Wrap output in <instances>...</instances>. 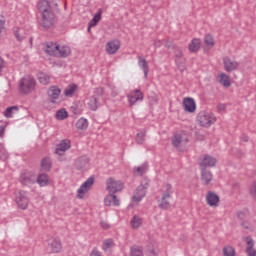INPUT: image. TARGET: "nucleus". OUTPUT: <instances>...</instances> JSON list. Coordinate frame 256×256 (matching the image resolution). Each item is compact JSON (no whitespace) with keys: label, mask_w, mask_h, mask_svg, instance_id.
<instances>
[{"label":"nucleus","mask_w":256,"mask_h":256,"mask_svg":"<svg viewBox=\"0 0 256 256\" xmlns=\"http://www.w3.org/2000/svg\"><path fill=\"white\" fill-rule=\"evenodd\" d=\"M187 143H189V137H187V134H185L184 132L174 134L172 138L173 147L181 151V149H183V147H185Z\"/></svg>","instance_id":"nucleus-6"},{"label":"nucleus","mask_w":256,"mask_h":256,"mask_svg":"<svg viewBox=\"0 0 256 256\" xmlns=\"http://www.w3.org/2000/svg\"><path fill=\"white\" fill-rule=\"evenodd\" d=\"M148 167L149 166L147 164H142L141 166L134 167L133 173H134V175H143V174L147 173Z\"/></svg>","instance_id":"nucleus-35"},{"label":"nucleus","mask_w":256,"mask_h":256,"mask_svg":"<svg viewBox=\"0 0 256 256\" xmlns=\"http://www.w3.org/2000/svg\"><path fill=\"white\" fill-rule=\"evenodd\" d=\"M75 91H77V85L71 84L64 90V95L65 97H71L72 95H74Z\"/></svg>","instance_id":"nucleus-36"},{"label":"nucleus","mask_w":256,"mask_h":256,"mask_svg":"<svg viewBox=\"0 0 256 256\" xmlns=\"http://www.w3.org/2000/svg\"><path fill=\"white\" fill-rule=\"evenodd\" d=\"M13 33L17 41H23L25 39V29L19 28V27H14L13 28Z\"/></svg>","instance_id":"nucleus-27"},{"label":"nucleus","mask_w":256,"mask_h":256,"mask_svg":"<svg viewBox=\"0 0 256 256\" xmlns=\"http://www.w3.org/2000/svg\"><path fill=\"white\" fill-rule=\"evenodd\" d=\"M95 183V177L91 176L89 177L78 189L77 191V197L78 199H83L85 197V193H89V190L91 187H93Z\"/></svg>","instance_id":"nucleus-8"},{"label":"nucleus","mask_w":256,"mask_h":256,"mask_svg":"<svg viewBox=\"0 0 256 256\" xmlns=\"http://www.w3.org/2000/svg\"><path fill=\"white\" fill-rule=\"evenodd\" d=\"M137 59H138V65L143 70L145 79H147V76L149 75V63L145 58L141 56H137Z\"/></svg>","instance_id":"nucleus-23"},{"label":"nucleus","mask_w":256,"mask_h":256,"mask_svg":"<svg viewBox=\"0 0 256 256\" xmlns=\"http://www.w3.org/2000/svg\"><path fill=\"white\" fill-rule=\"evenodd\" d=\"M13 111H19V108L17 106L8 107L4 113L5 117H12Z\"/></svg>","instance_id":"nucleus-41"},{"label":"nucleus","mask_w":256,"mask_h":256,"mask_svg":"<svg viewBox=\"0 0 256 256\" xmlns=\"http://www.w3.org/2000/svg\"><path fill=\"white\" fill-rule=\"evenodd\" d=\"M206 202L210 207H219V195L213 191L206 194Z\"/></svg>","instance_id":"nucleus-16"},{"label":"nucleus","mask_w":256,"mask_h":256,"mask_svg":"<svg viewBox=\"0 0 256 256\" xmlns=\"http://www.w3.org/2000/svg\"><path fill=\"white\" fill-rule=\"evenodd\" d=\"M141 185H143L144 187H147V189H149V181L148 180H143Z\"/></svg>","instance_id":"nucleus-54"},{"label":"nucleus","mask_w":256,"mask_h":256,"mask_svg":"<svg viewBox=\"0 0 256 256\" xmlns=\"http://www.w3.org/2000/svg\"><path fill=\"white\" fill-rule=\"evenodd\" d=\"M37 83L35 82V78L32 76H24L19 83V90L24 94L28 95V93H31L35 90V85Z\"/></svg>","instance_id":"nucleus-5"},{"label":"nucleus","mask_w":256,"mask_h":256,"mask_svg":"<svg viewBox=\"0 0 256 256\" xmlns=\"http://www.w3.org/2000/svg\"><path fill=\"white\" fill-rule=\"evenodd\" d=\"M57 53L60 57H69L71 55V49L68 46H58Z\"/></svg>","instance_id":"nucleus-28"},{"label":"nucleus","mask_w":256,"mask_h":256,"mask_svg":"<svg viewBox=\"0 0 256 256\" xmlns=\"http://www.w3.org/2000/svg\"><path fill=\"white\" fill-rule=\"evenodd\" d=\"M246 253L248 256H255L256 251L253 248H246Z\"/></svg>","instance_id":"nucleus-47"},{"label":"nucleus","mask_w":256,"mask_h":256,"mask_svg":"<svg viewBox=\"0 0 256 256\" xmlns=\"http://www.w3.org/2000/svg\"><path fill=\"white\" fill-rule=\"evenodd\" d=\"M77 129H80L81 131H85L87 127H89V122L85 118H80L76 123Z\"/></svg>","instance_id":"nucleus-33"},{"label":"nucleus","mask_w":256,"mask_h":256,"mask_svg":"<svg viewBox=\"0 0 256 256\" xmlns=\"http://www.w3.org/2000/svg\"><path fill=\"white\" fill-rule=\"evenodd\" d=\"M3 67H5V61L3 60V58H0V73L1 71H3Z\"/></svg>","instance_id":"nucleus-52"},{"label":"nucleus","mask_w":256,"mask_h":256,"mask_svg":"<svg viewBox=\"0 0 256 256\" xmlns=\"http://www.w3.org/2000/svg\"><path fill=\"white\" fill-rule=\"evenodd\" d=\"M88 109L90 111H97L98 108L101 107V102H99V100L97 99V97L95 96H90L87 99V103H86Z\"/></svg>","instance_id":"nucleus-20"},{"label":"nucleus","mask_w":256,"mask_h":256,"mask_svg":"<svg viewBox=\"0 0 256 256\" xmlns=\"http://www.w3.org/2000/svg\"><path fill=\"white\" fill-rule=\"evenodd\" d=\"M145 195H147V186L140 185L134 192L132 201H134V203H139V201H141Z\"/></svg>","instance_id":"nucleus-13"},{"label":"nucleus","mask_w":256,"mask_h":256,"mask_svg":"<svg viewBox=\"0 0 256 256\" xmlns=\"http://www.w3.org/2000/svg\"><path fill=\"white\" fill-rule=\"evenodd\" d=\"M244 239H245V241H247V245H248V247H246V248H253V247H255V241L252 240L251 237H246Z\"/></svg>","instance_id":"nucleus-44"},{"label":"nucleus","mask_w":256,"mask_h":256,"mask_svg":"<svg viewBox=\"0 0 256 256\" xmlns=\"http://www.w3.org/2000/svg\"><path fill=\"white\" fill-rule=\"evenodd\" d=\"M242 227H244V229L251 230V224H249V222H242Z\"/></svg>","instance_id":"nucleus-50"},{"label":"nucleus","mask_w":256,"mask_h":256,"mask_svg":"<svg viewBox=\"0 0 256 256\" xmlns=\"http://www.w3.org/2000/svg\"><path fill=\"white\" fill-rule=\"evenodd\" d=\"M204 43L208 49H213L215 47V40L213 39V36L211 34H207L204 37Z\"/></svg>","instance_id":"nucleus-32"},{"label":"nucleus","mask_w":256,"mask_h":256,"mask_svg":"<svg viewBox=\"0 0 256 256\" xmlns=\"http://www.w3.org/2000/svg\"><path fill=\"white\" fill-rule=\"evenodd\" d=\"M48 97H50V102L51 103H56V99H59V96L61 95V88L57 87V86H51L48 89Z\"/></svg>","instance_id":"nucleus-19"},{"label":"nucleus","mask_w":256,"mask_h":256,"mask_svg":"<svg viewBox=\"0 0 256 256\" xmlns=\"http://www.w3.org/2000/svg\"><path fill=\"white\" fill-rule=\"evenodd\" d=\"M51 158L49 157H45L42 159L41 161V167L43 169V171H51Z\"/></svg>","instance_id":"nucleus-34"},{"label":"nucleus","mask_w":256,"mask_h":256,"mask_svg":"<svg viewBox=\"0 0 256 256\" xmlns=\"http://www.w3.org/2000/svg\"><path fill=\"white\" fill-rule=\"evenodd\" d=\"M106 189L109 191V194L104 198V204L106 207H111L114 205L115 207H119V199L115 193H119V191H123V182L120 180L117 181L113 178H108L106 180Z\"/></svg>","instance_id":"nucleus-2"},{"label":"nucleus","mask_w":256,"mask_h":256,"mask_svg":"<svg viewBox=\"0 0 256 256\" xmlns=\"http://www.w3.org/2000/svg\"><path fill=\"white\" fill-rule=\"evenodd\" d=\"M47 249L51 253H59V251H61V249H62L61 240L56 239V238L49 240Z\"/></svg>","instance_id":"nucleus-17"},{"label":"nucleus","mask_w":256,"mask_h":256,"mask_svg":"<svg viewBox=\"0 0 256 256\" xmlns=\"http://www.w3.org/2000/svg\"><path fill=\"white\" fill-rule=\"evenodd\" d=\"M38 80L42 85H49L51 83V77L44 73L39 74Z\"/></svg>","instance_id":"nucleus-37"},{"label":"nucleus","mask_w":256,"mask_h":256,"mask_svg":"<svg viewBox=\"0 0 256 256\" xmlns=\"http://www.w3.org/2000/svg\"><path fill=\"white\" fill-rule=\"evenodd\" d=\"M238 218H240V219H245V213L239 212V213H238Z\"/></svg>","instance_id":"nucleus-56"},{"label":"nucleus","mask_w":256,"mask_h":256,"mask_svg":"<svg viewBox=\"0 0 256 256\" xmlns=\"http://www.w3.org/2000/svg\"><path fill=\"white\" fill-rule=\"evenodd\" d=\"M104 93H105V91L103 90V87H98V88L94 89L95 97H101V96H103Z\"/></svg>","instance_id":"nucleus-43"},{"label":"nucleus","mask_w":256,"mask_h":256,"mask_svg":"<svg viewBox=\"0 0 256 256\" xmlns=\"http://www.w3.org/2000/svg\"><path fill=\"white\" fill-rule=\"evenodd\" d=\"M120 47H121V42H119V40H113L107 43L106 51L107 53H109V55H115V53L119 51Z\"/></svg>","instance_id":"nucleus-18"},{"label":"nucleus","mask_w":256,"mask_h":256,"mask_svg":"<svg viewBox=\"0 0 256 256\" xmlns=\"http://www.w3.org/2000/svg\"><path fill=\"white\" fill-rule=\"evenodd\" d=\"M53 7H57V3L47 0H40L38 2V11L42 17L41 25L44 29H51L55 25V14L51 10Z\"/></svg>","instance_id":"nucleus-1"},{"label":"nucleus","mask_w":256,"mask_h":256,"mask_svg":"<svg viewBox=\"0 0 256 256\" xmlns=\"http://www.w3.org/2000/svg\"><path fill=\"white\" fill-rule=\"evenodd\" d=\"M223 65L227 73H232V71H237V69H239V62L232 60L227 56L223 58Z\"/></svg>","instance_id":"nucleus-10"},{"label":"nucleus","mask_w":256,"mask_h":256,"mask_svg":"<svg viewBox=\"0 0 256 256\" xmlns=\"http://www.w3.org/2000/svg\"><path fill=\"white\" fill-rule=\"evenodd\" d=\"M131 256H143V250L139 246L131 248Z\"/></svg>","instance_id":"nucleus-40"},{"label":"nucleus","mask_w":256,"mask_h":256,"mask_svg":"<svg viewBox=\"0 0 256 256\" xmlns=\"http://www.w3.org/2000/svg\"><path fill=\"white\" fill-rule=\"evenodd\" d=\"M145 136H146L145 130H141L140 132H138L136 134V143L138 145H143V143H145Z\"/></svg>","instance_id":"nucleus-38"},{"label":"nucleus","mask_w":256,"mask_h":256,"mask_svg":"<svg viewBox=\"0 0 256 256\" xmlns=\"http://www.w3.org/2000/svg\"><path fill=\"white\" fill-rule=\"evenodd\" d=\"M223 256H236L235 248L231 245L224 246L222 249Z\"/></svg>","instance_id":"nucleus-31"},{"label":"nucleus","mask_w":256,"mask_h":256,"mask_svg":"<svg viewBox=\"0 0 256 256\" xmlns=\"http://www.w3.org/2000/svg\"><path fill=\"white\" fill-rule=\"evenodd\" d=\"M143 224V219L141 217L135 215L132 220L130 221V225L132 229H139L141 225Z\"/></svg>","instance_id":"nucleus-29"},{"label":"nucleus","mask_w":256,"mask_h":256,"mask_svg":"<svg viewBox=\"0 0 256 256\" xmlns=\"http://www.w3.org/2000/svg\"><path fill=\"white\" fill-rule=\"evenodd\" d=\"M201 181L204 185H209L213 181V173L209 170L200 169Z\"/></svg>","instance_id":"nucleus-22"},{"label":"nucleus","mask_w":256,"mask_h":256,"mask_svg":"<svg viewBox=\"0 0 256 256\" xmlns=\"http://www.w3.org/2000/svg\"><path fill=\"white\" fill-rule=\"evenodd\" d=\"M200 169L207 170V167H215L217 165V159L210 155H205L199 163Z\"/></svg>","instance_id":"nucleus-12"},{"label":"nucleus","mask_w":256,"mask_h":256,"mask_svg":"<svg viewBox=\"0 0 256 256\" xmlns=\"http://www.w3.org/2000/svg\"><path fill=\"white\" fill-rule=\"evenodd\" d=\"M90 256H103L97 248H94L92 252L90 253Z\"/></svg>","instance_id":"nucleus-48"},{"label":"nucleus","mask_w":256,"mask_h":256,"mask_svg":"<svg viewBox=\"0 0 256 256\" xmlns=\"http://www.w3.org/2000/svg\"><path fill=\"white\" fill-rule=\"evenodd\" d=\"M173 195V186L166 184L162 193V197L158 207L164 211H167L171 207V196Z\"/></svg>","instance_id":"nucleus-4"},{"label":"nucleus","mask_w":256,"mask_h":256,"mask_svg":"<svg viewBox=\"0 0 256 256\" xmlns=\"http://www.w3.org/2000/svg\"><path fill=\"white\" fill-rule=\"evenodd\" d=\"M5 29V18L0 15V33Z\"/></svg>","instance_id":"nucleus-45"},{"label":"nucleus","mask_w":256,"mask_h":256,"mask_svg":"<svg viewBox=\"0 0 256 256\" xmlns=\"http://www.w3.org/2000/svg\"><path fill=\"white\" fill-rule=\"evenodd\" d=\"M127 97L130 105H135L137 101H143V92L139 89H135Z\"/></svg>","instance_id":"nucleus-14"},{"label":"nucleus","mask_w":256,"mask_h":256,"mask_svg":"<svg viewBox=\"0 0 256 256\" xmlns=\"http://www.w3.org/2000/svg\"><path fill=\"white\" fill-rule=\"evenodd\" d=\"M101 21V10H99L93 17V19L89 22L88 31H91V27H95Z\"/></svg>","instance_id":"nucleus-30"},{"label":"nucleus","mask_w":256,"mask_h":256,"mask_svg":"<svg viewBox=\"0 0 256 256\" xmlns=\"http://www.w3.org/2000/svg\"><path fill=\"white\" fill-rule=\"evenodd\" d=\"M56 117L61 121H63V119H67V110H65V108L58 110L56 113Z\"/></svg>","instance_id":"nucleus-39"},{"label":"nucleus","mask_w":256,"mask_h":256,"mask_svg":"<svg viewBox=\"0 0 256 256\" xmlns=\"http://www.w3.org/2000/svg\"><path fill=\"white\" fill-rule=\"evenodd\" d=\"M217 109H218V112L221 113V111H225L226 106L225 104H218Z\"/></svg>","instance_id":"nucleus-49"},{"label":"nucleus","mask_w":256,"mask_h":256,"mask_svg":"<svg viewBox=\"0 0 256 256\" xmlns=\"http://www.w3.org/2000/svg\"><path fill=\"white\" fill-rule=\"evenodd\" d=\"M197 121L201 127H211L215 125L217 117L211 112L201 111L197 115Z\"/></svg>","instance_id":"nucleus-3"},{"label":"nucleus","mask_w":256,"mask_h":256,"mask_svg":"<svg viewBox=\"0 0 256 256\" xmlns=\"http://www.w3.org/2000/svg\"><path fill=\"white\" fill-rule=\"evenodd\" d=\"M188 49L191 53H197V51H199V49H201V39L199 38H194L192 39V41L190 42Z\"/></svg>","instance_id":"nucleus-25"},{"label":"nucleus","mask_w":256,"mask_h":256,"mask_svg":"<svg viewBox=\"0 0 256 256\" xmlns=\"http://www.w3.org/2000/svg\"><path fill=\"white\" fill-rule=\"evenodd\" d=\"M19 181L24 187H31L37 183V176L35 175V172L25 171L20 175Z\"/></svg>","instance_id":"nucleus-7"},{"label":"nucleus","mask_w":256,"mask_h":256,"mask_svg":"<svg viewBox=\"0 0 256 256\" xmlns=\"http://www.w3.org/2000/svg\"><path fill=\"white\" fill-rule=\"evenodd\" d=\"M217 81L218 83H220V85H222L223 87H231V79L229 78V76L225 73H220L217 76Z\"/></svg>","instance_id":"nucleus-24"},{"label":"nucleus","mask_w":256,"mask_h":256,"mask_svg":"<svg viewBox=\"0 0 256 256\" xmlns=\"http://www.w3.org/2000/svg\"><path fill=\"white\" fill-rule=\"evenodd\" d=\"M112 246H113V239H107L103 242L102 249L103 251H107L111 249Z\"/></svg>","instance_id":"nucleus-42"},{"label":"nucleus","mask_w":256,"mask_h":256,"mask_svg":"<svg viewBox=\"0 0 256 256\" xmlns=\"http://www.w3.org/2000/svg\"><path fill=\"white\" fill-rule=\"evenodd\" d=\"M5 135V127L0 126V137H3Z\"/></svg>","instance_id":"nucleus-55"},{"label":"nucleus","mask_w":256,"mask_h":256,"mask_svg":"<svg viewBox=\"0 0 256 256\" xmlns=\"http://www.w3.org/2000/svg\"><path fill=\"white\" fill-rule=\"evenodd\" d=\"M16 203L20 209L25 210L29 207V199H27V192L19 191L16 194Z\"/></svg>","instance_id":"nucleus-9"},{"label":"nucleus","mask_w":256,"mask_h":256,"mask_svg":"<svg viewBox=\"0 0 256 256\" xmlns=\"http://www.w3.org/2000/svg\"><path fill=\"white\" fill-rule=\"evenodd\" d=\"M68 149H71V140L64 139L61 140L59 144H57L55 149V154L62 157V155H65V151H68Z\"/></svg>","instance_id":"nucleus-11"},{"label":"nucleus","mask_w":256,"mask_h":256,"mask_svg":"<svg viewBox=\"0 0 256 256\" xmlns=\"http://www.w3.org/2000/svg\"><path fill=\"white\" fill-rule=\"evenodd\" d=\"M43 50L45 51V53H47V55H57V51H59V45L53 42H48L44 44Z\"/></svg>","instance_id":"nucleus-21"},{"label":"nucleus","mask_w":256,"mask_h":256,"mask_svg":"<svg viewBox=\"0 0 256 256\" xmlns=\"http://www.w3.org/2000/svg\"><path fill=\"white\" fill-rule=\"evenodd\" d=\"M176 59H181L183 57V52L181 50L178 51V53L175 54Z\"/></svg>","instance_id":"nucleus-53"},{"label":"nucleus","mask_w":256,"mask_h":256,"mask_svg":"<svg viewBox=\"0 0 256 256\" xmlns=\"http://www.w3.org/2000/svg\"><path fill=\"white\" fill-rule=\"evenodd\" d=\"M36 182L40 187H47L49 185V176L45 173H42L36 177Z\"/></svg>","instance_id":"nucleus-26"},{"label":"nucleus","mask_w":256,"mask_h":256,"mask_svg":"<svg viewBox=\"0 0 256 256\" xmlns=\"http://www.w3.org/2000/svg\"><path fill=\"white\" fill-rule=\"evenodd\" d=\"M241 141H244V143H247V141H249V136H247V134H242Z\"/></svg>","instance_id":"nucleus-51"},{"label":"nucleus","mask_w":256,"mask_h":256,"mask_svg":"<svg viewBox=\"0 0 256 256\" xmlns=\"http://www.w3.org/2000/svg\"><path fill=\"white\" fill-rule=\"evenodd\" d=\"M183 106L186 113H195L197 109V105L195 104V100L193 98H184Z\"/></svg>","instance_id":"nucleus-15"},{"label":"nucleus","mask_w":256,"mask_h":256,"mask_svg":"<svg viewBox=\"0 0 256 256\" xmlns=\"http://www.w3.org/2000/svg\"><path fill=\"white\" fill-rule=\"evenodd\" d=\"M100 226L102 227V229L106 230L110 229L111 225H109V223H107L106 221H101L100 222Z\"/></svg>","instance_id":"nucleus-46"}]
</instances>
